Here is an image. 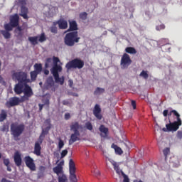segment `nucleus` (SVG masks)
<instances>
[{
	"instance_id": "obj_61",
	"label": "nucleus",
	"mask_w": 182,
	"mask_h": 182,
	"mask_svg": "<svg viewBox=\"0 0 182 182\" xmlns=\"http://www.w3.org/2000/svg\"><path fill=\"white\" fill-rule=\"evenodd\" d=\"M65 161L63 160L60 161L59 162V164H57V166H60V167H63V166L64 165Z\"/></svg>"
},
{
	"instance_id": "obj_37",
	"label": "nucleus",
	"mask_w": 182,
	"mask_h": 182,
	"mask_svg": "<svg viewBox=\"0 0 182 182\" xmlns=\"http://www.w3.org/2000/svg\"><path fill=\"white\" fill-rule=\"evenodd\" d=\"M38 75H39V73H38V72H36V71H35V70L31 71V72L30 73V75H31V80H33V81L36 80V78H37V77H38Z\"/></svg>"
},
{
	"instance_id": "obj_52",
	"label": "nucleus",
	"mask_w": 182,
	"mask_h": 182,
	"mask_svg": "<svg viewBox=\"0 0 182 182\" xmlns=\"http://www.w3.org/2000/svg\"><path fill=\"white\" fill-rule=\"evenodd\" d=\"M27 0H18V4L21 5V6H26Z\"/></svg>"
},
{
	"instance_id": "obj_38",
	"label": "nucleus",
	"mask_w": 182,
	"mask_h": 182,
	"mask_svg": "<svg viewBox=\"0 0 182 182\" xmlns=\"http://www.w3.org/2000/svg\"><path fill=\"white\" fill-rule=\"evenodd\" d=\"M14 28V26L10 23L4 24V29L6 31H12Z\"/></svg>"
},
{
	"instance_id": "obj_56",
	"label": "nucleus",
	"mask_w": 182,
	"mask_h": 182,
	"mask_svg": "<svg viewBox=\"0 0 182 182\" xmlns=\"http://www.w3.org/2000/svg\"><path fill=\"white\" fill-rule=\"evenodd\" d=\"M22 31H23V29H22L21 26H19V25H18L16 26V28L15 29L16 33L21 32Z\"/></svg>"
},
{
	"instance_id": "obj_5",
	"label": "nucleus",
	"mask_w": 182,
	"mask_h": 182,
	"mask_svg": "<svg viewBox=\"0 0 182 182\" xmlns=\"http://www.w3.org/2000/svg\"><path fill=\"white\" fill-rule=\"evenodd\" d=\"M84 66H85L84 60L80 58H75L66 63L65 68L68 70H70L71 69L81 70L84 68Z\"/></svg>"
},
{
	"instance_id": "obj_33",
	"label": "nucleus",
	"mask_w": 182,
	"mask_h": 182,
	"mask_svg": "<svg viewBox=\"0 0 182 182\" xmlns=\"http://www.w3.org/2000/svg\"><path fill=\"white\" fill-rule=\"evenodd\" d=\"M1 33L4 37L5 39H10L11 38V34L10 33L9 31L2 30V31H1Z\"/></svg>"
},
{
	"instance_id": "obj_44",
	"label": "nucleus",
	"mask_w": 182,
	"mask_h": 182,
	"mask_svg": "<svg viewBox=\"0 0 182 182\" xmlns=\"http://www.w3.org/2000/svg\"><path fill=\"white\" fill-rule=\"evenodd\" d=\"M52 60L54 65H58V63H60V58L56 56H53Z\"/></svg>"
},
{
	"instance_id": "obj_7",
	"label": "nucleus",
	"mask_w": 182,
	"mask_h": 182,
	"mask_svg": "<svg viewBox=\"0 0 182 182\" xmlns=\"http://www.w3.org/2000/svg\"><path fill=\"white\" fill-rule=\"evenodd\" d=\"M46 41L47 38L45 33H41L40 36L28 37V41L32 46H36L38 44V42L43 43Z\"/></svg>"
},
{
	"instance_id": "obj_50",
	"label": "nucleus",
	"mask_w": 182,
	"mask_h": 182,
	"mask_svg": "<svg viewBox=\"0 0 182 182\" xmlns=\"http://www.w3.org/2000/svg\"><path fill=\"white\" fill-rule=\"evenodd\" d=\"M176 137H177L178 139H182V131H181V130H178V131L177 132Z\"/></svg>"
},
{
	"instance_id": "obj_20",
	"label": "nucleus",
	"mask_w": 182,
	"mask_h": 182,
	"mask_svg": "<svg viewBox=\"0 0 182 182\" xmlns=\"http://www.w3.org/2000/svg\"><path fill=\"white\" fill-rule=\"evenodd\" d=\"M55 85V82L53 77H49L45 82L44 87L46 90H49L53 88Z\"/></svg>"
},
{
	"instance_id": "obj_23",
	"label": "nucleus",
	"mask_w": 182,
	"mask_h": 182,
	"mask_svg": "<svg viewBox=\"0 0 182 182\" xmlns=\"http://www.w3.org/2000/svg\"><path fill=\"white\" fill-rule=\"evenodd\" d=\"M112 164L114 166V169L116 171V173L118 175H121V174L122 176L125 175L124 172L120 168L119 165L118 164V163L117 161H112Z\"/></svg>"
},
{
	"instance_id": "obj_21",
	"label": "nucleus",
	"mask_w": 182,
	"mask_h": 182,
	"mask_svg": "<svg viewBox=\"0 0 182 182\" xmlns=\"http://www.w3.org/2000/svg\"><path fill=\"white\" fill-rule=\"evenodd\" d=\"M69 28L68 30V32L70 31H76L78 30V25L75 20H69Z\"/></svg>"
},
{
	"instance_id": "obj_24",
	"label": "nucleus",
	"mask_w": 182,
	"mask_h": 182,
	"mask_svg": "<svg viewBox=\"0 0 182 182\" xmlns=\"http://www.w3.org/2000/svg\"><path fill=\"white\" fill-rule=\"evenodd\" d=\"M53 172L58 176L60 175L65 174L63 166H57L53 168Z\"/></svg>"
},
{
	"instance_id": "obj_6",
	"label": "nucleus",
	"mask_w": 182,
	"mask_h": 182,
	"mask_svg": "<svg viewBox=\"0 0 182 182\" xmlns=\"http://www.w3.org/2000/svg\"><path fill=\"white\" fill-rule=\"evenodd\" d=\"M69 180L70 182H78V179L76 175V166L75 163L73 159L69 161Z\"/></svg>"
},
{
	"instance_id": "obj_8",
	"label": "nucleus",
	"mask_w": 182,
	"mask_h": 182,
	"mask_svg": "<svg viewBox=\"0 0 182 182\" xmlns=\"http://www.w3.org/2000/svg\"><path fill=\"white\" fill-rule=\"evenodd\" d=\"M132 64V60L128 53H124L121 58L120 65L122 69H128Z\"/></svg>"
},
{
	"instance_id": "obj_12",
	"label": "nucleus",
	"mask_w": 182,
	"mask_h": 182,
	"mask_svg": "<svg viewBox=\"0 0 182 182\" xmlns=\"http://www.w3.org/2000/svg\"><path fill=\"white\" fill-rule=\"evenodd\" d=\"M21 102V100L19 97H10L9 100L6 102L5 105L7 108H11L19 105Z\"/></svg>"
},
{
	"instance_id": "obj_36",
	"label": "nucleus",
	"mask_w": 182,
	"mask_h": 182,
	"mask_svg": "<svg viewBox=\"0 0 182 182\" xmlns=\"http://www.w3.org/2000/svg\"><path fill=\"white\" fill-rule=\"evenodd\" d=\"M53 63V58H47L46 60V63H45V68H49L50 66L52 65Z\"/></svg>"
},
{
	"instance_id": "obj_53",
	"label": "nucleus",
	"mask_w": 182,
	"mask_h": 182,
	"mask_svg": "<svg viewBox=\"0 0 182 182\" xmlns=\"http://www.w3.org/2000/svg\"><path fill=\"white\" fill-rule=\"evenodd\" d=\"M71 118V114L69 112L65 114V119L69 120Z\"/></svg>"
},
{
	"instance_id": "obj_10",
	"label": "nucleus",
	"mask_w": 182,
	"mask_h": 182,
	"mask_svg": "<svg viewBox=\"0 0 182 182\" xmlns=\"http://www.w3.org/2000/svg\"><path fill=\"white\" fill-rule=\"evenodd\" d=\"M24 162L26 166L32 171H36V166L33 159L31 156H26L24 157Z\"/></svg>"
},
{
	"instance_id": "obj_28",
	"label": "nucleus",
	"mask_w": 182,
	"mask_h": 182,
	"mask_svg": "<svg viewBox=\"0 0 182 182\" xmlns=\"http://www.w3.org/2000/svg\"><path fill=\"white\" fill-rule=\"evenodd\" d=\"M112 148L114 149L115 154L118 155L123 154L124 151L121 147H119L118 145L112 144Z\"/></svg>"
},
{
	"instance_id": "obj_57",
	"label": "nucleus",
	"mask_w": 182,
	"mask_h": 182,
	"mask_svg": "<svg viewBox=\"0 0 182 182\" xmlns=\"http://www.w3.org/2000/svg\"><path fill=\"white\" fill-rule=\"evenodd\" d=\"M132 106L133 107L134 109H136V102L135 100H132Z\"/></svg>"
},
{
	"instance_id": "obj_46",
	"label": "nucleus",
	"mask_w": 182,
	"mask_h": 182,
	"mask_svg": "<svg viewBox=\"0 0 182 182\" xmlns=\"http://www.w3.org/2000/svg\"><path fill=\"white\" fill-rule=\"evenodd\" d=\"M166 28V26L164 24H160L156 26V30L157 31H160L161 30H164Z\"/></svg>"
},
{
	"instance_id": "obj_1",
	"label": "nucleus",
	"mask_w": 182,
	"mask_h": 182,
	"mask_svg": "<svg viewBox=\"0 0 182 182\" xmlns=\"http://www.w3.org/2000/svg\"><path fill=\"white\" fill-rule=\"evenodd\" d=\"M171 114H173L176 117V121L173 122L169 121V123L166 124V127L168 132H177V130L180 129V126L182 125L180 113H178V112H177L176 109H172L169 112L168 116H171Z\"/></svg>"
},
{
	"instance_id": "obj_4",
	"label": "nucleus",
	"mask_w": 182,
	"mask_h": 182,
	"mask_svg": "<svg viewBox=\"0 0 182 182\" xmlns=\"http://www.w3.org/2000/svg\"><path fill=\"white\" fill-rule=\"evenodd\" d=\"M13 80L26 85L31 82V80L28 78V73L23 71L15 72L12 74Z\"/></svg>"
},
{
	"instance_id": "obj_29",
	"label": "nucleus",
	"mask_w": 182,
	"mask_h": 182,
	"mask_svg": "<svg viewBox=\"0 0 182 182\" xmlns=\"http://www.w3.org/2000/svg\"><path fill=\"white\" fill-rule=\"evenodd\" d=\"M55 81L56 83H60V85H63L65 82V77L62 76L60 77V75L58 74V76L53 75Z\"/></svg>"
},
{
	"instance_id": "obj_58",
	"label": "nucleus",
	"mask_w": 182,
	"mask_h": 182,
	"mask_svg": "<svg viewBox=\"0 0 182 182\" xmlns=\"http://www.w3.org/2000/svg\"><path fill=\"white\" fill-rule=\"evenodd\" d=\"M164 117H167L168 115V109H164L163 112Z\"/></svg>"
},
{
	"instance_id": "obj_9",
	"label": "nucleus",
	"mask_w": 182,
	"mask_h": 182,
	"mask_svg": "<svg viewBox=\"0 0 182 182\" xmlns=\"http://www.w3.org/2000/svg\"><path fill=\"white\" fill-rule=\"evenodd\" d=\"M24 85L25 87L23 92L24 93V96H22L21 99L22 102L28 100V98L33 95V92L31 87L28 83L24 84Z\"/></svg>"
},
{
	"instance_id": "obj_51",
	"label": "nucleus",
	"mask_w": 182,
	"mask_h": 182,
	"mask_svg": "<svg viewBox=\"0 0 182 182\" xmlns=\"http://www.w3.org/2000/svg\"><path fill=\"white\" fill-rule=\"evenodd\" d=\"M4 164L6 166H8L10 165V160L9 159H4Z\"/></svg>"
},
{
	"instance_id": "obj_49",
	"label": "nucleus",
	"mask_w": 182,
	"mask_h": 182,
	"mask_svg": "<svg viewBox=\"0 0 182 182\" xmlns=\"http://www.w3.org/2000/svg\"><path fill=\"white\" fill-rule=\"evenodd\" d=\"M93 173H94L95 176H96V177H99L101 175L100 171L99 169H95Z\"/></svg>"
},
{
	"instance_id": "obj_25",
	"label": "nucleus",
	"mask_w": 182,
	"mask_h": 182,
	"mask_svg": "<svg viewBox=\"0 0 182 182\" xmlns=\"http://www.w3.org/2000/svg\"><path fill=\"white\" fill-rule=\"evenodd\" d=\"M46 171V166H43V165L40 166L38 167V173H37L38 178H43L44 176H45Z\"/></svg>"
},
{
	"instance_id": "obj_19",
	"label": "nucleus",
	"mask_w": 182,
	"mask_h": 182,
	"mask_svg": "<svg viewBox=\"0 0 182 182\" xmlns=\"http://www.w3.org/2000/svg\"><path fill=\"white\" fill-rule=\"evenodd\" d=\"M50 71L53 74V76L58 77L59 73L63 71V67L60 65H53Z\"/></svg>"
},
{
	"instance_id": "obj_35",
	"label": "nucleus",
	"mask_w": 182,
	"mask_h": 182,
	"mask_svg": "<svg viewBox=\"0 0 182 182\" xmlns=\"http://www.w3.org/2000/svg\"><path fill=\"white\" fill-rule=\"evenodd\" d=\"M105 88H101L100 87H97L96 88V90L94 92V95H101L102 93H105Z\"/></svg>"
},
{
	"instance_id": "obj_26",
	"label": "nucleus",
	"mask_w": 182,
	"mask_h": 182,
	"mask_svg": "<svg viewBox=\"0 0 182 182\" xmlns=\"http://www.w3.org/2000/svg\"><path fill=\"white\" fill-rule=\"evenodd\" d=\"M99 130L101 133L100 136L103 137H106L109 133V129L106 127L104 124L100 125Z\"/></svg>"
},
{
	"instance_id": "obj_11",
	"label": "nucleus",
	"mask_w": 182,
	"mask_h": 182,
	"mask_svg": "<svg viewBox=\"0 0 182 182\" xmlns=\"http://www.w3.org/2000/svg\"><path fill=\"white\" fill-rule=\"evenodd\" d=\"M43 139L41 138V136H40L38 141L35 142L33 154L37 156H40L41 155L42 147L41 145L43 144Z\"/></svg>"
},
{
	"instance_id": "obj_42",
	"label": "nucleus",
	"mask_w": 182,
	"mask_h": 182,
	"mask_svg": "<svg viewBox=\"0 0 182 182\" xmlns=\"http://www.w3.org/2000/svg\"><path fill=\"white\" fill-rule=\"evenodd\" d=\"M85 127L89 131L93 130V125H92V122H87L85 123Z\"/></svg>"
},
{
	"instance_id": "obj_31",
	"label": "nucleus",
	"mask_w": 182,
	"mask_h": 182,
	"mask_svg": "<svg viewBox=\"0 0 182 182\" xmlns=\"http://www.w3.org/2000/svg\"><path fill=\"white\" fill-rule=\"evenodd\" d=\"M125 52L128 54H132V55H134L137 53L136 49L134 47H127L125 48Z\"/></svg>"
},
{
	"instance_id": "obj_64",
	"label": "nucleus",
	"mask_w": 182,
	"mask_h": 182,
	"mask_svg": "<svg viewBox=\"0 0 182 182\" xmlns=\"http://www.w3.org/2000/svg\"><path fill=\"white\" fill-rule=\"evenodd\" d=\"M6 168H7V171H9V172L12 171V168H11V167L10 166V165L6 166Z\"/></svg>"
},
{
	"instance_id": "obj_48",
	"label": "nucleus",
	"mask_w": 182,
	"mask_h": 182,
	"mask_svg": "<svg viewBox=\"0 0 182 182\" xmlns=\"http://www.w3.org/2000/svg\"><path fill=\"white\" fill-rule=\"evenodd\" d=\"M68 154V149H64L61 151V154H60V158L61 159H63L65 158Z\"/></svg>"
},
{
	"instance_id": "obj_27",
	"label": "nucleus",
	"mask_w": 182,
	"mask_h": 182,
	"mask_svg": "<svg viewBox=\"0 0 182 182\" xmlns=\"http://www.w3.org/2000/svg\"><path fill=\"white\" fill-rule=\"evenodd\" d=\"M80 125L78 122H75L70 125V130L73 131V132H80Z\"/></svg>"
},
{
	"instance_id": "obj_34",
	"label": "nucleus",
	"mask_w": 182,
	"mask_h": 182,
	"mask_svg": "<svg viewBox=\"0 0 182 182\" xmlns=\"http://www.w3.org/2000/svg\"><path fill=\"white\" fill-rule=\"evenodd\" d=\"M68 176L65 173H63V175L58 176V182H68Z\"/></svg>"
},
{
	"instance_id": "obj_18",
	"label": "nucleus",
	"mask_w": 182,
	"mask_h": 182,
	"mask_svg": "<svg viewBox=\"0 0 182 182\" xmlns=\"http://www.w3.org/2000/svg\"><path fill=\"white\" fill-rule=\"evenodd\" d=\"M14 161L16 166L20 167L22 165L21 154L18 151L14 153Z\"/></svg>"
},
{
	"instance_id": "obj_62",
	"label": "nucleus",
	"mask_w": 182,
	"mask_h": 182,
	"mask_svg": "<svg viewBox=\"0 0 182 182\" xmlns=\"http://www.w3.org/2000/svg\"><path fill=\"white\" fill-rule=\"evenodd\" d=\"M68 82H69V86L70 87H72L73 86V85H74L73 80H69Z\"/></svg>"
},
{
	"instance_id": "obj_39",
	"label": "nucleus",
	"mask_w": 182,
	"mask_h": 182,
	"mask_svg": "<svg viewBox=\"0 0 182 182\" xmlns=\"http://www.w3.org/2000/svg\"><path fill=\"white\" fill-rule=\"evenodd\" d=\"M139 76L143 77L144 80H147L149 79V73L147 70H142Z\"/></svg>"
},
{
	"instance_id": "obj_3",
	"label": "nucleus",
	"mask_w": 182,
	"mask_h": 182,
	"mask_svg": "<svg viewBox=\"0 0 182 182\" xmlns=\"http://www.w3.org/2000/svg\"><path fill=\"white\" fill-rule=\"evenodd\" d=\"M80 37L78 36L77 31L68 33L64 38V43L68 47L75 46V43L80 42Z\"/></svg>"
},
{
	"instance_id": "obj_60",
	"label": "nucleus",
	"mask_w": 182,
	"mask_h": 182,
	"mask_svg": "<svg viewBox=\"0 0 182 182\" xmlns=\"http://www.w3.org/2000/svg\"><path fill=\"white\" fill-rule=\"evenodd\" d=\"M23 34L22 33V31H19V32L17 33V37L18 38H23Z\"/></svg>"
},
{
	"instance_id": "obj_55",
	"label": "nucleus",
	"mask_w": 182,
	"mask_h": 182,
	"mask_svg": "<svg viewBox=\"0 0 182 182\" xmlns=\"http://www.w3.org/2000/svg\"><path fill=\"white\" fill-rule=\"evenodd\" d=\"M123 176H124V181H123V182H130V181H129V178L128 177L127 175L124 174Z\"/></svg>"
},
{
	"instance_id": "obj_17",
	"label": "nucleus",
	"mask_w": 182,
	"mask_h": 182,
	"mask_svg": "<svg viewBox=\"0 0 182 182\" xmlns=\"http://www.w3.org/2000/svg\"><path fill=\"white\" fill-rule=\"evenodd\" d=\"M56 24L58 25V28L60 30H66L68 28V22L65 19H59L56 21V23H54L55 26Z\"/></svg>"
},
{
	"instance_id": "obj_30",
	"label": "nucleus",
	"mask_w": 182,
	"mask_h": 182,
	"mask_svg": "<svg viewBox=\"0 0 182 182\" xmlns=\"http://www.w3.org/2000/svg\"><path fill=\"white\" fill-rule=\"evenodd\" d=\"M8 117L7 111L1 109L0 113V122H4Z\"/></svg>"
},
{
	"instance_id": "obj_40",
	"label": "nucleus",
	"mask_w": 182,
	"mask_h": 182,
	"mask_svg": "<svg viewBox=\"0 0 182 182\" xmlns=\"http://www.w3.org/2000/svg\"><path fill=\"white\" fill-rule=\"evenodd\" d=\"M0 131L3 132H8L9 131V126L8 124H3L0 127Z\"/></svg>"
},
{
	"instance_id": "obj_13",
	"label": "nucleus",
	"mask_w": 182,
	"mask_h": 182,
	"mask_svg": "<svg viewBox=\"0 0 182 182\" xmlns=\"http://www.w3.org/2000/svg\"><path fill=\"white\" fill-rule=\"evenodd\" d=\"M101 113H102V108L100 107V105L98 104H96L93 109V114L98 120L102 119L103 116Z\"/></svg>"
},
{
	"instance_id": "obj_43",
	"label": "nucleus",
	"mask_w": 182,
	"mask_h": 182,
	"mask_svg": "<svg viewBox=\"0 0 182 182\" xmlns=\"http://www.w3.org/2000/svg\"><path fill=\"white\" fill-rule=\"evenodd\" d=\"M50 33L53 34H57L58 33V27H56L55 26H51L50 28Z\"/></svg>"
},
{
	"instance_id": "obj_41",
	"label": "nucleus",
	"mask_w": 182,
	"mask_h": 182,
	"mask_svg": "<svg viewBox=\"0 0 182 182\" xmlns=\"http://www.w3.org/2000/svg\"><path fill=\"white\" fill-rule=\"evenodd\" d=\"M88 14L87 12H82L80 14L79 17L81 20L85 21L87 18Z\"/></svg>"
},
{
	"instance_id": "obj_32",
	"label": "nucleus",
	"mask_w": 182,
	"mask_h": 182,
	"mask_svg": "<svg viewBox=\"0 0 182 182\" xmlns=\"http://www.w3.org/2000/svg\"><path fill=\"white\" fill-rule=\"evenodd\" d=\"M42 70H43V65L41 63H36L34 65V71L41 74Z\"/></svg>"
},
{
	"instance_id": "obj_15",
	"label": "nucleus",
	"mask_w": 182,
	"mask_h": 182,
	"mask_svg": "<svg viewBox=\"0 0 182 182\" xmlns=\"http://www.w3.org/2000/svg\"><path fill=\"white\" fill-rule=\"evenodd\" d=\"M20 17L18 14H15L14 15L10 17L9 23L14 26L16 28L19 26Z\"/></svg>"
},
{
	"instance_id": "obj_2",
	"label": "nucleus",
	"mask_w": 182,
	"mask_h": 182,
	"mask_svg": "<svg viewBox=\"0 0 182 182\" xmlns=\"http://www.w3.org/2000/svg\"><path fill=\"white\" fill-rule=\"evenodd\" d=\"M26 126L23 123L13 122L11 124V134L15 140H17L24 132Z\"/></svg>"
},
{
	"instance_id": "obj_47",
	"label": "nucleus",
	"mask_w": 182,
	"mask_h": 182,
	"mask_svg": "<svg viewBox=\"0 0 182 182\" xmlns=\"http://www.w3.org/2000/svg\"><path fill=\"white\" fill-rule=\"evenodd\" d=\"M163 153L165 158L167 159V156L168 155V154H170V148L168 147L165 148L163 151Z\"/></svg>"
},
{
	"instance_id": "obj_54",
	"label": "nucleus",
	"mask_w": 182,
	"mask_h": 182,
	"mask_svg": "<svg viewBox=\"0 0 182 182\" xmlns=\"http://www.w3.org/2000/svg\"><path fill=\"white\" fill-rule=\"evenodd\" d=\"M63 105L65 106H68L70 105V102L68 100H63Z\"/></svg>"
},
{
	"instance_id": "obj_59",
	"label": "nucleus",
	"mask_w": 182,
	"mask_h": 182,
	"mask_svg": "<svg viewBox=\"0 0 182 182\" xmlns=\"http://www.w3.org/2000/svg\"><path fill=\"white\" fill-rule=\"evenodd\" d=\"M38 107H39V111L41 112L43 110V109L44 104L39 103L38 104Z\"/></svg>"
},
{
	"instance_id": "obj_22",
	"label": "nucleus",
	"mask_w": 182,
	"mask_h": 182,
	"mask_svg": "<svg viewBox=\"0 0 182 182\" xmlns=\"http://www.w3.org/2000/svg\"><path fill=\"white\" fill-rule=\"evenodd\" d=\"M28 9L26 6H21V13L19 16H21L23 19H28Z\"/></svg>"
},
{
	"instance_id": "obj_16",
	"label": "nucleus",
	"mask_w": 182,
	"mask_h": 182,
	"mask_svg": "<svg viewBox=\"0 0 182 182\" xmlns=\"http://www.w3.org/2000/svg\"><path fill=\"white\" fill-rule=\"evenodd\" d=\"M80 140V132H75L70 135L68 144L73 145L75 142Z\"/></svg>"
},
{
	"instance_id": "obj_63",
	"label": "nucleus",
	"mask_w": 182,
	"mask_h": 182,
	"mask_svg": "<svg viewBox=\"0 0 182 182\" xmlns=\"http://www.w3.org/2000/svg\"><path fill=\"white\" fill-rule=\"evenodd\" d=\"M44 105L49 106L50 105V100L49 99H46L45 100Z\"/></svg>"
},
{
	"instance_id": "obj_14",
	"label": "nucleus",
	"mask_w": 182,
	"mask_h": 182,
	"mask_svg": "<svg viewBox=\"0 0 182 182\" xmlns=\"http://www.w3.org/2000/svg\"><path fill=\"white\" fill-rule=\"evenodd\" d=\"M26 85L23 82H18L15 85L14 91L16 95H21L23 92Z\"/></svg>"
},
{
	"instance_id": "obj_45",
	"label": "nucleus",
	"mask_w": 182,
	"mask_h": 182,
	"mask_svg": "<svg viewBox=\"0 0 182 182\" xmlns=\"http://www.w3.org/2000/svg\"><path fill=\"white\" fill-rule=\"evenodd\" d=\"M64 146H65L64 141L60 138L58 141V149H62L64 147Z\"/></svg>"
}]
</instances>
